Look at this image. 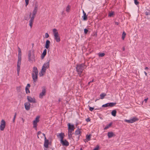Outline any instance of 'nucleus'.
<instances>
[{
	"instance_id": "obj_1",
	"label": "nucleus",
	"mask_w": 150,
	"mask_h": 150,
	"mask_svg": "<svg viewBox=\"0 0 150 150\" xmlns=\"http://www.w3.org/2000/svg\"><path fill=\"white\" fill-rule=\"evenodd\" d=\"M38 74V71L37 68L35 67H34L33 68L32 73V76L33 82L35 83L37 81Z\"/></svg>"
},
{
	"instance_id": "obj_2",
	"label": "nucleus",
	"mask_w": 150,
	"mask_h": 150,
	"mask_svg": "<svg viewBox=\"0 0 150 150\" xmlns=\"http://www.w3.org/2000/svg\"><path fill=\"white\" fill-rule=\"evenodd\" d=\"M85 65L83 64H81L77 65L76 68V71L80 76H81V74L84 67Z\"/></svg>"
},
{
	"instance_id": "obj_3",
	"label": "nucleus",
	"mask_w": 150,
	"mask_h": 150,
	"mask_svg": "<svg viewBox=\"0 0 150 150\" xmlns=\"http://www.w3.org/2000/svg\"><path fill=\"white\" fill-rule=\"evenodd\" d=\"M28 60L30 63H32L33 62H35V56L33 52H32L30 50L29 51H28Z\"/></svg>"
},
{
	"instance_id": "obj_4",
	"label": "nucleus",
	"mask_w": 150,
	"mask_h": 150,
	"mask_svg": "<svg viewBox=\"0 0 150 150\" xmlns=\"http://www.w3.org/2000/svg\"><path fill=\"white\" fill-rule=\"evenodd\" d=\"M57 31V30L55 28L53 29L54 38L57 42H59L60 41V39L58 33Z\"/></svg>"
},
{
	"instance_id": "obj_5",
	"label": "nucleus",
	"mask_w": 150,
	"mask_h": 150,
	"mask_svg": "<svg viewBox=\"0 0 150 150\" xmlns=\"http://www.w3.org/2000/svg\"><path fill=\"white\" fill-rule=\"evenodd\" d=\"M38 3L37 2H36L34 4V9L32 12V13H31V15L35 16H36V15L38 12Z\"/></svg>"
},
{
	"instance_id": "obj_6",
	"label": "nucleus",
	"mask_w": 150,
	"mask_h": 150,
	"mask_svg": "<svg viewBox=\"0 0 150 150\" xmlns=\"http://www.w3.org/2000/svg\"><path fill=\"white\" fill-rule=\"evenodd\" d=\"M6 126V122L5 120H2L1 122L0 125V129L1 131H3Z\"/></svg>"
},
{
	"instance_id": "obj_7",
	"label": "nucleus",
	"mask_w": 150,
	"mask_h": 150,
	"mask_svg": "<svg viewBox=\"0 0 150 150\" xmlns=\"http://www.w3.org/2000/svg\"><path fill=\"white\" fill-rule=\"evenodd\" d=\"M68 131L69 132H73L75 129L74 125H71L70 123H68Z\"/></svg>"
},
{
	"instance_id": "obj_8",
	"label": "nucleus",
	"mask_w": 150,
	"mask_h": 150,
	"mask_svg": "<svg viewBox=\"0 0 150 150\" xmlns=\"http://www.w3.org/2000/svg\"><path fill=\"white\" fill-rule=\"evenodd\" d=\"M46 92V89L45 87L42 88V92L40 93L39 97L40 98H42L43 96H45Z\"/></svg>"
},
{
	"instance_id": "obj_9",
	"label": "nucleus",
	"mask_w": 150,
	"mask_h": 150,
	"mask_svg": "<svg viewBox=\"0 0 150 150\" xmlns=\"http://www.w3.org/2000/svg\"><path fill=\"white\" fill-rule=\"evenodd\" d=\"M27 99L29 103H36V101L34 98H32L31 96H27Z\"/></svg>"
},
{
	"instance_id": "obj_10",
	"label": "nucleus",
	"mask_w": 150,
	"mask_h": 150,
	"mask_svg": "<svg viewBox=\"0 0 150 150\" xmlns=\"http://www.w3.org/2000/svg\"><path fill=\"white\" fill-rule=\"evenodd\" d=\"M35 16H33V15H32V16L30 17V20L29 21V25L30 27L31 28H32L33 24V23L34 21V18L35 17Z\"/></svg>"
},
{
	"instance_id": "obj_11",
	"label": "nucleus",
	"mask_w": 150,
	"mask_h": 150,
	"mask_svg": "<svg viewBox=\"0 0 150 150\" xmlns=\"http://www.w3.org/2000/svg\"><path fill=\"white\" fill-rule=\"evenodd\" d=\"M64 136L65 135L64 133L62 132L57 135V136L58 138H60V142L62 141V140H63Z\"/></svg>"
},
{
	"instance_id": "obj_12",
	"label": "nucleus",
	"mask_w": 150,
	"mask_h": 150,
	"mask_svg": "<svg viewBox=\"0 0 150 150\" xmlns=\"http://www.w3.org/2000/svg\"><path fill=\"white\" fill-rule=\"evenodd\" d=\"M60 143L63 146H68L69 144V143L66 139H63L62 141L60 142Z\"/></svg>"
},
{
	"instance_id": "obj_13",
	"label": "nucleus",
	"mask_w": 150,
	"mask_h": 150,
	"mask_svg": "<svg viewBox=\"0 0 150 150\" xmlns=\"http://www.w3.org/2000/svg\"><path fill=\"white\" fill-rule=\"evenodd\" d=\"M25 107V109L27 110H28L30 108V104L29 102H26L24 104Z\"/></svg>"
},
{
	"instance_id": "obj_14",
	"label": "nucleus",
	"mask_w": 150,
	"mask_h": 150,
	"mask_svg": "<svg viewBox=\"0 0 150 150\" xmlns=\"http://www.w3.org/2000/svg\"><path fill=\"white\" fill-rule=\"evenodd\" d=\"M83 15L82 16V17L83 18V20L84 21H86L87 19V15H86V13L83 10Z\"/></svg>"
},
{
	"instance_id": "obj_15",
	"label": "nucleus",
	"mask_w": 150,
	"mask_h": 150,
	"mask_svg": "<svg viewBox=\"0 0 150 150\" xmlns=\"http://www.w3.org/2000/svg\"><path fill=\"white\" fill-rule=\"evenodd\" d=\"M50 44V40H46L45 43V47L46 49H47L49 48V45Z\"/></svg>"
},
{
	"instance_id": "obj_16",
	"label": "nucleus",
	"mask_w": 150,
	"mask_h": 150,
	"mask_svg": "<svg viewBox=\"0 0 150 150\" xmlns=\"http://www.w3.org/2000/svg\"><path fill=\"white\" fill-rule=\"evenodd\" d=\"M50 62V61L49 60L47 62L45 63L42 67L44 66V67L47 69L49 67Z\"/></svg>"
},
{
	"instance_id": "obj_17",
	"label": "nucleus",
	"mask_w": 150,
	"mask_h": 150,
	"mask_svg": "<svg viewBox=\"0 0 150 150\" xmlns=\"http://www.w3.org/2000/svg\"><path fill=\"white\" fill-rule=\"evenodd\" d=\"M47 54V50L45 49L43 51L41 57L42 59L44 58L45 56Z\"/></svg>"
},
{
	"instance_id": "obj_18",
	"label": "nucleus",
	"mask_w": 150,
	"mask_h": 150,
	"mask_svg": "<svg viewBox=\"0 0 150 150\" xmlns=\"http://www.w3.org/2000/svg\"><path fill=\"white\" fill-rule=\"evenodd\" d=\"M114 135L112 132H108V136L109 138L112 137Z\"/></svg>"
},
{
	"instance_id": "obj_19",
	"label": "nucleus",
	"mask_w": 150,
	"mask_h": 150,
	"mask_svg": "<svg viewBox=\"0 0 150 150\" xmlns=\"http://www.w3.org/2000/svg\"><path fill=\"white\" fill-rule=\"evenodd\" d=\"M131 123L135 122L136 121H138L139 119L136 117H133L130 119Z\"/></svg>"
},
{
	"instance_id": "obj_20",
	"label": "nucleus",
	"mask_w": 150,
	"mask_h": 150,
	"mask_svg": "<svg viewBox=\"0 0 150 150\" xmlns=\"http://www.w3.org/2000/svg\"><path fill=\"white\" fill-rule=\"evenodd\" d=\"M49 144V140H46L45 141V142L44 144V146L46 148H48V147Z\"/></svg>"
},
{
	"instance_id": "obj_21",
	"label": "nucleus",
	"mask_w": 150,
	"mask_h": 150,
	"mask_svg": "<svg viewBox=\"0 0 150 150\" xmlns=\"http://www.w3.org/2000/svg\"><path fill=\"white\" fill-rule=\"evenodd\" d=\"M112 122H111L108 125H107L104 128V129L105 130L107 129H108L112 125Z\"/></svg>"
},
{
	"instance_id": "obj_22",
	"label": "nucleus",
	"mask_w": 150,
	"mask_h": 150,
	"mask_svg": "<svg viewBox=\"0 0 150 150\" xmlns=\"http://www.w3.org/2000/svg\"><path fill=\"white\" fill-rule=\"evenodd\" d=\"M91 135L90 134L89 135H86V137L87 142H88V141H89L91 140Z\"/></svg>"
},
{
	"instance_id": "obj_23",
	"label": "nucleus",
	"mask_w": 150,
	"mask_h": 150,
	"mask_svg": "<svg viewBox=\"0 0 150 150\" xmlns=\"http://www.w3.org/2000/svg\"><path fill=\"white\" fill-rule=\"evenodd\" d=\"M81 131L80 130V129L79 128L78 129L75 131V134L76 135H78L80 134L81 133Z\"/></svg>"
},
{
	"instance_id": "obj_24",
	"label": "nucleus",
	"mask_w": 150,
	"mask_h": 150,
	"mask_svg": "<svg viewBox=\"0 0 150 150\" xmlns=\"http://www.w3.org/2000/svg\"><path fill=\"white\" fill-rule=\"evenodd\" d=\"M117 111L116 110H113L111 112V115L113 116H115L116 115Z\"/></svg>"
},
{
	"instance_id": "obj_25",
	"label": "nucleus",
	"mask_w": 150,
	"mask_h": 150,
	"mask_svg": "<svg viewBox=\"0 0 150 150\" xmlns=\"http://www.w3.org/2000/svg\"><path fill=\"white\" fill-rule=\"evenodd\" d=\"M31 13L30 12V13L29 17H28V16H25L24 17V19L25 20H27V21L29 19L30 17V16H31Z\"/></svg>"
},
{
	"instance_id": "obj_26",
	"label": "nucleus",
	"mask_w": 150,
	"mask_h": 150,
	"mask_svg": "<svg viewBox=\"0 0 150 150\" xmlns=\"http://www.w3.org/2000/svg\"><path fill=\"white\" fill-rule=\"evenodd\" d=\"M106 95L105 93H103L101 94L100 95V99H103L104 97L106 96Z\"/></svg>"
},
{
	"instance_id": "obj_27",
	"label": "nucleus",
	"mask_w": 150,
	"mask_h": 150,
	"mask_svg": "<svg viewBox=\"0 0 150 150\" xmlns=\"http://www.w3.org/2000/svg\"><path fill=\"white\" fill-rule=\"evenodd\" d=\"M116 104V103H108V106L112 107L114 106Z\"/></svg>"
},
{
	"instance_id": "obj_28",
	"label": "nucleus",
	"mask_w": 150,
	"mask_h": 150,
	"mask_svg": "<svg viewBox=\"0 0 150 150\" xmlns=\"http://www.w3.org/2000/svg\"><path fill=\"white\" fill-rule=\"evenodd\" d=\"M72 134L73 133L72 132H68V134L69 139H71L72 138Z\"/></svg>"
},
{
	"instance_id": "obj_29",
	"label": "nucleus",
	"mask_w": 150,
	"mask_h": 150,
	"mask_svg": "<svg viewBox=\"0 0 150 150\" xmlns=\"http://www.w3.org/2000/svg\"><path fill=\"white\" fill-rule=\"evenodd\" d=\"M114 11H111L109 13L108 16L109 17H111L114 15Z\"/></svg>"
},
{
	"instance_id": "obj_30",
	"label": "nucleus",
	"mask_w": 150,
	"mask_h": 150,
	"mask_svg": "<svg viewBox=\"0 0 150 150\" xmlns=\"http://www.w3.org/2000/svg\"><path fill=\"white\" fill-rule=\"evenodd\" d=\"M21 63V61H18L17 64V68H20V66Z\"/></svg>"
},
{
	"instance_id": "obj_31",
	"label": "nucleus",
	"mask_w": 150,
	"mask_h": 150,
	"mask_svg": "<svg viewBox=\"0 0 150 150\" xmlns=\"http://www.w3.org/2000/svg\"><path fill=\"white\" fill-rule=\"evenodd\" d=\"M70 8H71V7L69 5H68V6H67V7L66 8V11L67 12H69L70 11Z\"/></svg>"
},
{
	"instance_id": "obj_32",
	"label": "nucleus",
	"mask_w": 150,
	"mask_h": 150,
	"mask_svg": "<svg viewBox=\"0 0 150 150\" xmlns=\"http://www.w3.org/2000/svg\"><path fill=\"white\" fill-rule=\"evenodd\" d=\"M126 35V33L125 32H123L122 34V39L123 40L124 39Z\"/></svg>"
},
{
	"instance_id": "obj_33",
	"label": "nucleus",
	"mask_w": 150,
	"mask_h": 150,
	"mask_svg": "<svg viewBox=\"0 0 150 150\" xmlns=\"http://www.w3.org/2000/svg\"><path fill=\"white\" fill-rule=\"evenodd\" d=\"M37 122H35L34 121H33V127H37Z\"/></svg>"
},
{
	"instance_id": "obj_34",
	"label": "nucleus",
	"mask_w": 150,
	"mask_h": 150,
	"mask_svg": "<svg viewBox=\"0 0 150 150\" xmlns=\"http://www.w3.org/2000/svg\"><path fill=\"white\" fill-rule=\"evenodd\" d=\"M40 118V117L39 116H37L36 117L35 120H34V121H35V122H39V119Z\"/></svg>"
},
{
	"instance_id": "obj_35",
	"label": "nucleus",
	"mask_w": 150,
	"mask_h": 150,
	"mask_svg": "<svg viewBox=\"0 0 150 150\" xmlns=\"http://www.w3.org/2000/svg\"><path fill=\"white\" fill-rule=\"evenodd\" d=\"M98 56L99 57H102L104 56L105 54L104 53H100L98 54Z\"/></svg>"
},
{
	"instance_id": "obj_36",
	"label": "nucleus",
	"mask_w": 150,
	"mask_h": 150,
	"mask_svg": "<svg viewBox=\"0 0 150 150\" xmlns=\"http://www.w3.org/2000/svg\"><path fill=\"white\" fill-rule=\"evenodd\" d=\"M46 69H47L45 68L44 66L42 67L41 71H42V72H43L45 73L46 71Z\"/></svg>"
},
{
	"instance_id": "obj_37",
	"label": "nucleus",
	"mask_w": 150,
	"mask_h": 150,
	"mask_svg": "<svg viewBox=\"0 0 150 150\" xmlns=\"http://www.w3.org/2000/svg\"><path fill=\"white\" fill-rule=\"evenodd\" d=\"M16 115H17V113L16 112L14 114V115L13 117V122H15V119L16 118Z\"/></svg>"
},
{
	"instance_id": "obj_38",
	"label": "nucleus",
	"mask_w": 150,
	"mask_h": 150,
	"mask_svg": "<svg viewBox=\"0 0 150 150\" xmlns=\"http://www.w3.org/2000/svg\"><path fill=\"white\" fill-rule=\"evenodd\" d=\"M25 89L26 93H30V91L29 90V89L27 88V86L26 87Z\"/></svg>"
},
{
	"instance_id": "obj_39",
	"label": "nucleus",
	"mask_w": 150,
	"mask_h": 150,
	"mask_svg": "<svg viewBox=\"0 0 150 150\" xmlns=\"http://www.w3.org/2000/svg\"><path fill=\"white\" fill-rule=\"evenodd\" d=\"M102 107L103 108H105L108 107H109L108 106V103H107L105 104L104 105H103L102 106Z\"/></svg>"
},
{
	"instance_id": "obj_40",
	"label": "nucleus",
	"mask_w": 150,
	"mask_h": 150,
	"mask_svg": "<svg viewBox=\"0 0 150 150\" xmlns=\"http://www.w3.org/2000/svg\"><path fill=\"white\" fill-rule=\"evenodd\" d=\"M44 73H45L43 72H42V71H41L39 73L40 76H43L44 74Z\"/></svg>"
},
{
	"instance_id": "obj_41",
	"label": "nucleus",
	"mask_w": 150,
	"mask_h": 150,
	"mask_svg": "<svg viewBox=\"0 0 150 150\" xmlns=\"http://www.w3.org/2000/svg\"><path fill=\"white\" fill-rule=\"evenodd\" d=\"M20 68H17V74L18 76L19 75V73Z\"/></svg>"
},
{
	"instance_id": "obj_42",
	"label": "nucleus",
	"mask_w": 150,
	"mask_h": 150,
	"mask_svg": "<svg viewBox=\"0 0 150 150\" xmlns=\"http://www.w3.org/2000/svg\"><path fill=\"white\" fill-rule=\"evenodd\" d=\"M84 33L85 34H87L88 32V30L86 28L84 29Z\"/></svg>"
},
{
	"instance_id": "obj_43",
	"label": "nucleus",
	"mask_w": 150,
	"mask_h": 150,
	"mask_svg": "<svg viewBox=\"0 0 150 150\" xmlns=\"http://www.w3.org/2000/svg\"><path fill=\"white\" fill-rule=\"evenodd\" d=\"M125 122H127L128 123H131V120L130 119L129 120H125Z\"/></svg>"
},
{
	"instance_id": "obj_44",
	"label": "nucleus",
	"mask_w": 150,
	"mask_h": 150,
	"mask_svg": "<svg viewBox=\"0 0 150 150\" xmlns=\"http://www.w3.org/2000/svg\"><path fill=\"white\" fill-rule=\"evenodd\" d=\"M134 3L136 5H137L139 4V2L137 0H134Z\"/></svg>"
},
{
	"instance_id": "obj_45",
	"label": "nucleus",
	"mask_w": 150,
	"mask_h": 150,
	"mask_svg": "<svg viewBox=\"0 0 150 150\" xmlns=\"http://www.w3.org/2000/svg\"><path fill=\"white\" fill-rule=\"evenodd\" d=\"M29 0H25L26 4V6L28 5L29 3Z\"/></svg>"
},
{
	"instance_id": "obj_46",
	"label": "nucleus",
	"mask_w": 150,
	"mask_h": 150,
	"mask_svg": "<svg viewBox=\"0 0 150 150\" xmlns=\"http://www.w3.org/2000/svg\"><path fill=\"white\" fill-rule=\"evenodd\" d=\"M94 109V108H93L89 106V110L90 111H92Z\"/></svg>"
},
{
	"instance_id": "obj_47",
	"label": "nucleus",
	"mask_w": 150,
	"mask_h": 150,
	"mask_svg": "<svg viewBox=\"0 0 150 150\" xmlns=\"http://www.w3.org/2000/svg\"><path fill=\"white\" fill-rule=\"evenodd\" d=\"M45 37L46 38H47L49 37V35L47 33H46L45 34Z\"/></svg>"
},
{
	"instance_id": "obj_48",
	"label": "nucleus",
	"mask_w": 150,
	"mask_h": 150,
	"mask_svg": "<svg viewBox=\"0 0 150 150\" xmlns=\"http://www.w3.org/2000/svg\"><path fill=\"white\" fill-rule=\"evenodd\" d=\"M99 148V146H97L93 150H98Z\"/></svg>"
},
{
	"instance_id": "obj_49",
	"label": "nucleus",
	"mask_w": 150,
	"mask_h": 150,
	"mask_svg": "<svg viewBox=\"0 0 150 150\" xmlns=\"http://www.w3.org/2000/svg\"><path fill=\"white\" fill-rule=\"evenodd\" d=\"M86 120L87 122H88L90 121L91 119L89 117H88L86 119Z\"/></svg>"
},
{
	"instance_id": "obj_50",
	"label": "nucleus",
	"mask_w": 150,
	"mask_h": 150,
	"mask_svg": "<svg viewBox=\"0 0 150 150\" xmlns=\"http://www.w3.org/2000/svg\"><path fill=\"white\" fill-rule=\"evenodd\" d=\"M21 57H18V61H21Z\"/></svg>"
},
{
	"instance_id": "obj_51",
	"label": "nucleus",
	"mask_w": 150,
	"mask_h": 150,
	"mask_svg": "<svg viewBox=\"0 0 150 150\" xmlns=\"http://www.w3.org/2000/svg\"><path fill=\"white\" fill-rule=\"evenodd\" d=\"M41 133V132L40 131H38L37 133V135H38V138H39V137L38 135H39Z\"/></svg>"
},
{
	"instance_id": "obj_52",
	"label": "nucleus",
	"mask_w": 150,
	"mask_h": 150,
	"mask_svg": "<svg viewBox=\"0 0 150 150\" xmlns=\"http://www.w3.org/2000/svg\"><path fill=\"white\" fill-rule=\"evenodd\" d=\"M21 57V52L18 53V57Z\"/></svg>"
},
{
	"instance_id": "obj_53",
	"label": "nucleus",
	"mask_w": 150,
	"mask_h": 150,
	"mask_svg": "<svg viewBox=\"0 0 150 150\" xmlns=\"http://www.w3.org/2000/svg\"><path fill=\"white\" fill-rule=\"evenodd\" d=\"M148 98H147L145 99L144 100V101H145V103H146L147 102V101L148 100Z\"/></svg>"
},
{
	"instance_id": "obj_54",
	"label": "nucleus",
	"mask_w": 150,
	"mask_h": 150,
	"mask_svg": "<svg viewBox=\"0 0 150 150\" xmlns=\"http://www.w3.org/2000/svg\"><path fill=\"white\" fill-rule=\"evenodd\" d=\"M17 90L18 91H20V87H17L16 88Z\"/></svg>"
},
{
	"instance_id": "obj_55",
	"label": "nucleus",
	"mask_w": 150,
	"mask_h": 150,
	"mask_svg": "<svg viewBox=\"0 0 150 150\" xmlns=\"http://www.w3.org/2000/svg\"><path fill=\"white\" fill-rule=\"evenodd\" d=\"M18 53L20 52V53H21V50L20 49V48L19 47H18Z\"/></svg>"
},
{
	"instance_id": "obj_56",
	"label": "nucleus",
	"mask_w": 150,
	"mask_h": 150,
	"mask_svg": "<svg viewBox=\"0 0 150 150\" xmlns=\"http://www.w3.org/2000/svg\"><path fill=\"white\" fill-rule=\"evenodd\" d=\"M115 24L116 25H118V24H119V23L118 22H115Z\"/></svg>"
},
{
	"instance_id": "obj_57",
	"label": "nucleus",
	"mask_w": 150,
	"mask_h": 150,
	"mask_svg": "<svg viewBox=\"0 0 150 150\" xmlns=\"http://www.w3.org/2000/svg\"><path fill=\"white\" fill-rule=\"evenodd\" d=\"M144 73L145 74V75L146 76H147V73L146 71H144Z\"/></svg>"
},
{
	"instance_id": "obj_58",
	"label": "nucleus",
	"mask_w": 150,
	"mask_h": 150,
	"mask_svg": "<svg viewBox=\"0 0 150 150\" xmlns=\"http://www.w3.org/2000/svg\"><path fill=\"white\" fill-rule=\"evenodd\" d=\"M146 15H148L149 14V13L148 12H146Z\"/></svg>"
},
{
	"instance_id": "obj_59",
	"label": "nucleus",
	"mask_w": 150,
	"mask_h": 150,
	"mask_svg": "<svg viewBox=\"0 0 150 150\" xmlns=\"http://www.w3.org/2000/svg\"><path fill=\"white\" fill-rule=\"evenodd\" d=\"M149 69L147 67H146L145 68V70H147Z\"/></svg>"
},
{
	"instance_id": "obj_60",
	"label": "nucleus",
	"mask_w": 150,
	"mask_h": 150,
	"mask_svg": "<svg viewBox=\"0 0 150 150\" xmlns=\"http://www.w3.org/2000/svg\"><path fill=\"white\" fill-rule=\"evenodd\" d=\"M61 101V98H59V99H58V101L59 102H60Z\"/></svg>"
},
{
	"instance_id": "obj_61",
	"label": "nucleus",
	"mask_w": 150,
	"mask_h": 150,
	"mask_svg": "<svg viewBox=\"0 0 150 150\" xmlns=\"http://www.w3.org/2000/svg\"><path fill=\"white\" fill-rule=\"evenodd\" d=\"M44 138H45V141L46 140H48V139H47L46 137H44Z\"/></svg>"
},
{
	"instance_id": "obj_62",
	"label": "nucleus",
	"mask_w": 150,
	"mask_h": 150,
	"mask_svg": "<svg viewBox=\"0 0 150 150\" xmlns=\"http://www.w3.org/2000/svg\"><path fill=\"white\" fill-rule=\"evenodd\" d=\"M62 15H63L64 14V11H63L61 13Z\"/></svg>"
},
{
	"instance_id": "obj_63",
	"label": "nucleus",
	"mask_w": 150,
	"mask_h": 150,
	"mask_svg": "<svg viewBox=\"0 0 150 150\" xmlns=\"http://www.w3.org/2000/svg\"><path fill=\"white\" fill-rule=\"evenodd\" d=\"M27 86H29V87H30V85L28 83L27 84Z\"/></svg>"
},
{
	"instance_id": "obj_64",
	"label": "nucleus",
	"mask_w": 150,
	"mask_h": 150,
	"mask_svg": "<svg viewBox=\"0 0 150 150\" xmlns=\"http://www.w3.org/2000/svg\"><path fill=\"white\" fill-rule=\"evenodd\" d=\"M43 136H44V137H46V136H45V134H44V133H43Z\"/></svg>"
}]
</instances>
